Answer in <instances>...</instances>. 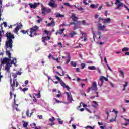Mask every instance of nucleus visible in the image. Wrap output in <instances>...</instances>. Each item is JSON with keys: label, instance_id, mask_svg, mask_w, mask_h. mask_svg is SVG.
Here are the masks:
<instances>
[{"label": "nucleus", "instance_id": "1", "mask_svg": "<svg viewBox=\"0 0 129 129\" xmlns=\"http://www.w3.org/2000/svg\"><path fill=\"white\" fill-rule=\"evenodd\" d=\"M12 59H10L7 57H4L1 61V66H4V65H6L5 67V69L6 71L9 73L10 72V68L12 67V65H14V66H17L16 61L17 58L16 57H12Z\"/></svg>", "mask_w": 129, "mask_h": 129}, {"label": "nucleus", "instance_id": "2", "mask_svg": "<svg viewBox=\"0 0 129 129\" xmlns=\"http://www.w3.org/2000/svg\"><path fill=\"white\" fill-rule=\"evenodd\" d=\"M5 37L7 38V41H6V47L7 48H10L12 49L13 48V40L15 39V36L14 34H12L10 32H8L6 35Z\"/></svg>", "mask_w": 129, "mask_h": 129}, {"label": "nucleus", "instance_id": "3", "mask_svg": "<svg viewBox=\"0 0 129 129\" xmlns=\"http://www.w3.org/2000/svg\"><path fill=\"white\" fill-rule=\"evenodd\" d=\"M39 30V27H38L37 25H35L32 28H31L29 29V36L31 37V38L34 37L33 35V33H34V36H37V33L36 32H38Z\"/></svg>", "mask_w": 129, "mask_h": 129}, {"label": "nucleus", "instance_id": "4", "mask_svg": "<svg viewBox=\"0 0 129 129\" xmlns=\"http://www.w3.org/2000/svg\"><path fill=\"white\" fill-rule=\"evenodd\" d=\"M10 86L12 87L11 89L12 91H15V87H18L19 86V83L18 81H17L16 79H14L13 80V83L12 84V78H11V76H10Z\"/></svg>", "mask_w": 129, "mask_h": 129}, {"label": "nucleus", "instance_id": "5", "mask_svg": "<svg viewBox=\"0 0 129 129\" xmlns=\"http://www.w3.org/2000/svg\"><path fill=\"white\" fill-rule=\"evenodd\" d=\"M90 90H94V91H97L98 90L96 82H94L92 83V86L88 88L87 93H89V92H90Z\"/></svg>", "mask_w": 129, "mask_h": 129}, {"label": "nucleus", "instance_id": "6", "mask_svg": "<svg viewBox=\"0 0 129 129\" xmlns=\"http://www.w3.org/2000/svg\"><path fill=\"white\" fill-rule=\"evenodd\" d=\"M115 5L117 6V7L115 8V10H119L120 7H123V3L120 2V0H116Z\"/></svg>", "mask_w": 129, "mask_h": 129}, {"label": "nucleus", "instance_id": "7", "mask_svg": "<svg viewBox=\"0 0 129 129\" xmlns=\"http://www.w3.org/2000/svg\"><path fill=\"white\" fill-rule=\"evenodd\" d=\"M40 3H34L33 4L32 3H29V6H30L31 9H36L37 7L38 6V5H39Z\"/></svg>", "mask_w": 129, "mask_h": 129}, {"label": "nucleus", "instance_id": "8", "mask_svg": "<svg viewBox=\"0 0 129 129\" xmlns=\"http://www.w3.org/2000/svg\"><path fill=\"white\" fill-rule=\"evenodd\" d=\"M66 93L68 96L67 99L68 101H69L70 102H72V101H73V99L72 98V95H71V93H68V92H66Z\"/></svg>", "mask_w": 129, "mask_h": 129}, {"label": "nucleus", "instance_id": "9", "mask_svg": "<svg viewBox=\"0 0 129 129\" xmlns=\"http://www.w3.org/2000/svg\"><path fill=\"white\" fill-rule=\"evenodd\" d=\"M80 25H81V21L76 22V24H74V26L73 27V30H77V29H79L78 26H80Z\"/></svg>", "mask_w": 129, "mask_h": 129}, {"label": "nucleus", "instance_id": "10", "mask_svg": "<svg viewBox=\"0 0 129 129\" xmlns=\"http://www.w3.org/2000/svg\"><path fill=\"white\" fill-rule=\"evenodd\" d=\"M71 18H72V20L74 21V22H79L78 21V17L76 16V14L74 13H72Z\"/></svg>", "mask_w": 129, "mask_h": 129}, {"label": "nucleus", "instance_id": "11", "mask_svg": "<svg viewBox=\"0 0 129 129\" xmlns=\"http://www.w3.org/2000/svg\"><path fill=\"white\" fill-rule=\"evenodd\" d=\"M32 111L30 113V115H29V113L30 112V110L28 109L26 111V114L27 115V116L28 117H31V116H32L33 113H34V111H36V109H33Z\"/></svg>", "mask_w": 129, "mask_h": 129}, {"label": "nucleus", "instance_id": "12", "mask_svg": "<svg viewBox=\"0 0 129 129\" xmlns=\"http://www.w3.org/2000/svg\"><path fill=\"white\" fill-rule=\"evenodd\" d=\"M60 84L61 86H63V87L64 88H67V90H69V89H70V88L69 87V86L67 85L66 84H65V83H64V82L60 81Z\"/></svg>", "mask_w": 129, "mask_h": 129}, {"label": "nucleus", "instance_id": "13", "mask_svg": "<svg viewBox=\"0 0 129 129\" xmlns=\"http://www.w3.org/2000/svg\"><path fill=\"white\" fill-rule=\"evenodd\" d=\"M48 6L51 7V8H56L57 7V5L55 4V2H49L48 3Z\"/></svg>", "mask_w": 129, "mask_h": 129}, {"label": "nucleus", "instance_id": "14", "mask_svg": "<svg viewBox=\"0 0 129 129\" xmlns=\"http://www.w3.org/2000/svg\"><path fill=\"white\" fill-rule=\"evenodd\" d=\"M103 80H104L103 76H102L100 78V81H101V82L98 83V86H100V87H101V86H102V85H103V82H104V81H103Z\"/></svg>", "mask_w": 129, "mask_h": 129}, {"label": "nucleus", "instance_id": "15", "mask_svg": "<svg viewBox=\"0 0 129 129\" xmlns=\"http://www.w3.org/2000/svg\"><path fill=\"white\" fill-rule=\"evenodd\" d=\"M111 22V19L110 18H108L107 19L104 18V21H103V24H109Z\"/></svg>", "mask_w": 129, "mask_h": 129}, {"label": "nucleus", "instance_id": "16", "mask_svg": "<svg viewBox=\"0 0 129 129\" xmlns=\"http://www.w3.org/2000/svg\"><path fill=\"white\" fill-rule=\"evenodd\" d=\"M104 29H105V25H101V24H99V26H98V30H101V31H104Z\"/></svg>", "mask_w": 129, "mask_h": 129}, {"label": "nucleus", "instance_id": "17", "mask_svg": "<svg viewBox=\"0 0 129 129\" xmlns=\"http://www.w3.org/2000/svg\"><path fill=\"white\" fill-rule=\"evenodd\" d=\"M6 55L8 56V59H13V57H12V54H11V52H10V50H7L6 51Z\"/></svg>", "mask_w": 129, "mask_h": 129}, {"label": "nucleus", "instance_id": "18", "mask_svg": "<svg viewBox=\"0 0 129 129\" xmlns=\"http://www.w3.org/2000/svg\"><path fill=\"white\" fill-rule=\"evenodd\" d=\"M21 29V26H17L14 30V32L15 33V34H18V32H19V30Z\"/></svg>", "mask_w": 129, "mask_h": 129}, {"label": "nucleus", "instance_id": "19", "mask_svg": "<svg viewBox=\"0 0 129 129\" xmlns=\"http://www.w3.org/2000/svg\"><path fill=\"white\" fill-rule=\"evenodd\" d=\"M3 8V0H0V18L2 17V13H3V10L2 11V9Z\"/></svg>", "mask_w": 129, "mask_h": 129}, {"label": "nucleus", "instance_id": "20", "mask_svg": "<svg viewBox=\"0 0 129 129\" xmlns=\"http://www.w3.org/2000/svg\"><path fill=\"white\" fill-rule=\"evenodd\" d=\"M29 95L30 97H31L33 99L34 102H37V99H36V97L34 95H33V94H29Z\"/></svg>", "mask_w": 129, "mask_h": 129}, {"label": "nucleus", "instance_id": "21", "mask_svg": "<svg viewBox=\"0 0 129 129\" xmlns=\"http://www.w3.org/2000/svg\"><path fill=\"white\" fill-rule=\"evenodd\" d=\"M43 10L44 11H45L46 13H47V14H49L51 13V12H52V9L50 8L47 9L46 8L43 7Z\"/></svg>", "mask_w": 129, "mask_h": 129}, {"label": "nucleus", "instance_id": "22", "mask_svg": "<svg viewBox=\"0 0 129 129\" xmlns=\"http://www.w3.org/2000/svg\"><path fill=\"white\" fill-rule=\"evenodd\" d=\"M20 32L21 33H22V34H27V35H29V34H30V29H28L27 31L22 30Z\"/></svg>", "mask_w": 129, "mask_h": 129}, {"label": "nucleus", "instance_id": "23", "mask_svg": "<svg viewBox=\"0 0 129 129\" xmlns=\"http://www.w3.org/2000/svg\"><path fill=\"white\" fill-rule=\"evenodd\" d=\"M81 24H82L83 26H89V24L86 23V21L84 20H82L81 22Z\"/></svg>", "mask_w": 129, "mask_h": 129}, {"label": "nucleus", "instance_id": "24", "mask_svg": "<svg viewBox=\"0 0 129 129\" xmlns=\"http://www.w3.org/2000/svg\"><path fill=\"white\" fill-rule=\"evenodd\" d=\"M76 32L73 31L72 33H69V36L70 38H73L75 35H76Z\"/></svg>", "mask_w": 129, "mask_h": 129}, {"label": "nucleus", "instance_id": "25", "mask_svg": "<svg viewBox=\"0 0 129 129\" xmlns=\"http://www.w3.org/2000/svg\"><path fill=\"white\" fill-rule=\"evenodd\" d=\"M98 6H99L98 4H97L96 5L94 4H91L90 5V7L91 8H93V9H97V8H98Z\"/></svg>", "mask_w": 129, "mask_h": 129}, {"label": "nucleus", "instance_id": "26", "mask_svg": "<svg viewBox=\"0 0 129 129\" xmlns=\"http://www.w3.org/2000/svg\"><path fill=\"white\" fill-rule=\"evenodd\" d=\"M88 69H89V70H96V68L95 67V66H89L88 67Z\"/></svg>", "mask_w": 129, "mask_h": 129}, {"label": "nucleus", "instance_id": "27", "mask_svg": "<svg viewBox=\"0 0 129 129\" xmlns=\"http://www.w3.org/2000/svg\"><path fill=\"white\" fill-rule=\"evenodd\" d=\"M68 59L66 61V64H68L69 62H70V60H71V57L69 53H68Z\"/></svg>", "mask_w": 129, "mask_h": 129}, {"label": "nucleus", "instance_id": "28", "mask_svg": "<svg viewBox=\"0 0 129 129\" xmlns=\"http://www.w3.org/2000/svg\"><path fill=\"white\" fill-rule=\"evenodd\" d=\"M53 24H55V22L53 19L51 21V23H49L47 24V27H50L53 25Z\"/></svg>", "mask_w": 129, "mask_h": 129}, {"label": "nucleus", "instance_id": "29", "mask_svg": "<svg viewBox=\"0 0 129 129\" xmlns=\"http://www.w3.org/2000/svg\"><path fill=\"white\" fill-rule=\"evenodd\" d=\"M56 17V18H64V16L60 13H57Z\"/></svg>", "mask_w": 129, "mask_h": 129}, {"label": "nucleus", "instance_id": "30", "mask_svg": "<svg viewBox=\"0 0 129 129\" xmlns=\"http://www.w3.org/2000/svg\"><path fill=\"white\" fill-rule=\"evenodd\" d=\"M57 73V74H58L59 75V76H64V75H65V71L62 70V74H60V73H59V72H56Z\"/></svg>", "mask_w": 129, "mask_h": 129}, {"label": "nucleus", "instance_id": "31", "mask_svg": "<svg viewBox=\"0 0 129 129\" xmlns=\"http://www.w3.org/2000/svg\"><path fill=\"white\" fill-rule=\"evenodd\" d=\"M122 52H127L129 51V48L128 47H124L122 49Z\"/></svg>", "mask_w": 129, "mask_h": 129}, {"label": "nucleus", "instance_id": "32", "mask_svg": "<svg viewBox=\"0 0 129 129\" xmlns=\"http://www.w3.org/2000/svg\"><path fill=\"white\" fill-rule=\"evenodd\" d=\"M63 5H64V6H67V7H69L70 8H72L73 7L72 5L69 4V3H67V2L64 3Z\"/></svg>", "mask_w": 129, "mask_h": 129}, {"label": "nucleus", "instance_id": "33", "mask_svg": "<svg viewBox=\"0 0 129 129\" xmlns=\"http://www.w3.org/2000/svg\"><path fill=\"white\" fill-rule=\"evenodd\" d=\"M92 34L93 35V39L94 41H95V38H96V35H95V32H94V31L93 30H92Z\"/></svg>", "mask_w": 129, "mask_h": 129}, {"label": "nucleus", "instance_id": "34", "mask_svg": "<svg viewBox=\"0 0 129 129\" xmlns=\"http://www.w3.org/2000/svg\"><path fill=\"white\" fill-rule=\"evenodd\" d=\"M71 64L72 66H73V67H76L77 63H76V62H74V61H71Z\"/></svg>", "mask_w": 129, "mask_h": 129}, {"label": "nucleus", "instance_id": "35", "mask_svg": "<svg viewBox=\"0 0 129 129\" xmlns=\"http://www.w3.org/2000/svg\"><path fill=\"white\" fill-rule=\"evenodd\" d=\"M47 40H48V38H47V37H43L42 38V42L43 43H45V41H46Z\"/></svg>", "mask_w": 129, "mask_h": 129}, {"label": "nucleus", "instance_id": "36", "mask_svg": "<svg viewBox=\"0 0 129 129\" xmlns=\"http://www.w3.org/2000/svg\"><path fill=\"white\" fill-rule=\"evenodd\" d=\"M36 96H37V98H41V91H39L38 94H35Z\"/></svg>", "mask_w": 129, "mask_h": 129}, {"label": "nucleus", "instance_id": "37", "mask_svg": "<svg viewBox=\"0 0 129 129\" xmlns=\"http://www.w3.org/2000/svg\"><path fill=\"white\" fill-rule=\"evenodd\" d=\"M49 121H50L51 122H54V121H55V118L52 117L51 118L49 119Z\"/></svg>", "mask_w": 129, "mask_h": 129}, {"label": "nucleus", "instance_id": "38", "mask_svg": "<svg viewBox=\"0 0 129 129\" xmlns=\"http://www.w3.org/2000/svg\"><path fill=\"white\" fill-rule=\"evenodd\" d=\"M53 100L55 101V103H61V101L58 100L56 98H53Z\"/></svg>", "mask_w": 129, "mask_h": 129}, {"label": "nucleus", "instance_id": "39", "mask_svg": "<svg viewBox=\"0 0 129 129\" xmlns=\"http://www.w3.org/2000/svg\"><path fill=\"white\" fill-rule=\"evenodd\" d=\"M45 12H46V11L45 10H44V7L43 6H42V14H43V15H44V16H45V15H46V13H45Z\"/></svg>", "mask_w": 129, "mask_h": 129}, {"label": "nucleus", "instance_id": "40", "mask_svg": "<svg viewBox=\"0 0 129 129\" xmlns=\"http://www.w3.org/2000/svg\"><path fill=\"white\" fill-rule=\"evenodd\" d=\"M64 29H60L59 30V32H58V34H59V35H62V34H63V32H64Z\"/></svg>", "mask_w": 129, "mask_h": 129}, {"label": "nucleus", "instance_id": "41", "mask_svg": "<svg viewBox=\"0 0 129 129\" xmlns=\"http://www.w3.org/2000/svg\"><path fill=\"white\" fill-rule=\"evenodd\" d=\"M58 93L57 95H56V97L58 98H60L61 97V95H62V94L61 93V92L60 91H58Z\"/></svg>", "mask_w": 129, "mask_h": 129}, {"label": "nucleus", "instance_id": "42", "mask_svg": "<svg viewBox=\"0 0 129 129\" xmlns=\"http://www.w3.org/2000/svg\"><path fill=\"white\" fill-rule=\"evenodd\" d=\"M120 73L121 74V76H122L123 78H124V72H123L122 71H120Z\"/></svg>", "mask_w": 129, "mask_h": 129}, {"label": "nucleus", "instance_id": "43", "mask_svg": "<svg viewBox=\"0 0 129 129\" xmlns=\"http://www.w3.org/2000/svg\"><path fill=\"white\" fill-rule=\"evenodd\" d=\"M28 122H24L23 124V127H27V126H28Z\"/></svg>", "mask_w": 129, "mask_h": 129}, {"label": "nucleus", "instance_id": "44", "mask_svg": "<svg viewBox=\"0 0 129 129\" xmlns=\"http://www.w3.org/2000/svg\"><path fill=\"white\" fill-rule=\"evenodd\" d=\"M58 121L59 124H63V121H61V118H58Z\"/></svg>", "mask_w": 129, "mask_h": 129}, {"label": "nucleus", "instance_id": "45", "mask_svg": "<svg viewBox=\"0 0 129 129\" xmlns=\"http://www.w3.org/2000/svg\"><path fill=\"white\" fill-rule=\"evenodd\" d=\"M55 79H56V80H58V81H60L61 80V78H60V77H58V76L55 75Z\"/></svg>", "mask_w": 129, "mask_h": 129}, {"label": "nucleus", "instance_id": "46", "mask_svg": "<svg viewBox=\"0 0 129 129\" xmlns=\"http://www.w3.org/2000/svg\"><path fill=\"white\" fill-rule=\"evenodd\" d=\"M115 119H116V117H115V119L112 118L109 120V122H113V121H116Z\"/></svg>", "mask_w": 129, "mask_h": 129}, {"label": "nucleus", "instance_id": "47", "mask_svg": "<svg viewBox=\"0 0 129 129\" xmlns=\"http://www.w3.org/2000/svg\"><path fill=\"white\" fill-rule=\"evenodd\" d=\"M82 102H81V103H80V105L78 106L77 107V110H79L80 109V107H81V106H82L81 105V104H82Z\"/></svg>", "mask_w": 129, "mask_h": 129}, {"label": "nucleus", "instance_id": "48", "mask_svg": "<svg viewBox=\"0 0 129 129\" xmlns=\"http://www.w3.org/2000/svg\"><path fill=\"white\" fill-rule=\"evenodd\" d=\"M87 1V0H83V4L85 6H87V5H88V3H87V2H86Z\"/></svg>", "mask_w": 129, "mask_h": 129}, {"label": "nucleus", "instance_id": "49", "mask_svg": "<svg viewBox=\"0 0 129 129\" xmlns=\"http://www.w3.org/2000/svg\"><path fill=\"white\" fill-rule=\"evenodd\" d=\"M81 66L82 67V69H84L85 68V63H81Z\"/></svg>", "mask_w": 129, "mask_h": 129}, {"label": "nucleus", "instance_id": "50", "mask_svg": "<svg viewBox=\"0 0 129 129\" xmlns=\"http://www.w3.org/2000/svg\"><path fill=\"white\" fill-rule=\"evenodd\" d=\"M42 21V18H40V19L37 20L36 22H37L38 24H40L41 23V21Z\"/></svg>", "mask_w": 129, "mask_h": 129}, {"label": "nucleus", "instance_id": "51", "mask_svg": "<svg viewBox=\"0 0 129 129\" xmlns=\"http://www.w3.org/2000/svg\"><path fill=\"white\" fill-rule=\"evenodd\" d=\"M74 120V117H72L71 118V120H70V121H69V123H71V122H72V121H73Z\"/></svg>", "mask_w": 129, "mask_h": 129}, {"label": "nucleus", "instance_id": "52", "mask_svg": "<svg viewBox=\"0 0 129 129\" xmlns=\"http://www.w3.org/2000/svg\"><path fill=\"white\" fill-rule=\"evenodd\" d=\"M28 83H29V80H27L25 81L24 84L25 85H28Z\"/></svg>", "mask_w": 129, "mask_h": 129}, {"label": "nucleus", "instance_id": "53", "mask_svg": "<svg viewBox=\"0 0 129 129\" xmlns=\"http://www.w3.org/2000/svg\"><path fill=\"white\" fill-rule=\"evenodd\" d=\"M37 117H38V118H39V119H43V115H38Z\"/></svg>", "mask_w": 129, "mask_h": 129}, {"label": "nucleus", "instance_id": "54", "mask_svg": "<svg viewBox=\"0 0 129 129\" xmlns=\"http://www.w3.org/2000/svg\"><path fill=\"white\" fill-rule=\"evenodd\" d=\"M99 17V15L95 14L94 18H95V19H98Z\"/></svg>", "mask_w": 129, "mask_h": 129}, {"label": "nucleus", "instance_id": "55", "mask_svg": "<svg viewBox=\"0 0 129 129\" xmlns=\"http://www.w3.org/2000/svg\"><path fill=\"white\" fill-rule=\"evenodd\" d=\"M17 73L13 74V76H14V78H17Z\"/></svg>", "mask_w": 129, "mask_h": 129}, {"label": "nucleus", "instance_id": "56", "mask_svg": "<svg viewBox=\"0 0 129 129\" xmlns=\"http://www.w3.org/2000/svg\"><path fill=\"white\" fill-rule=\"evenodd\" d=\"M3 25H4L5 28H7V27H8V25H7V22H3Z\"/></svg>", "mask_w": 129, "mask_h": 129}, {"label": "nucleus", "instance_id": "57", "mask_svg": "<svg viewBox=\"0 0 129 129\" xmlns=\"http://www.w3.org/2000/svg\"><path fill=\"white\" fill-rule=\"evenodd\" d=\"M93 103H94L95 105H96V106H98V104H97V102L95 101H93Z\"/></svg>", "mask_w": 129, "mask_h": 129}, {"label": "nucleus", "instance_id": "58", "mask_svg": "<svg viewBox=\"0 0 129 129\" xmlns=\"http://www.w3.org/2000/svg\"><path fill=\"white\" fill-rule=\"evenodd\" d=\"M28 88H24L23 89V92H25V91H27V90H28Z\"/></svg>", "mask_w": 129, "mask_h": 129}, {"label": "nucleus", "instance_id": "59", "mask_svg": "<svg viewBox=\"0 0 129 129\" xmlns=\"http://www.w3.org/2000/svg\"><path fill=\"white\" fill-rule=\"evenodd\" d=\"M108 14V12H107V10H105V13H104V15L106 16V17H107V14Z\"/></svg>", "mask_w": 129, "mask_h": 129}, {"label": "nucleus", "instance_id": "60", "mask_svg": "<svg viewBox=\"0 0 129 129\" xmlns=\"http://www.w3.org/2000/svg\"><path fill=\"white\" fill-rule=\"evenodd\" d=\"M14 104H16V94H14Z\"/></svg>", "mask_w": 129, "mask_h": 129}, {"label": "nucleus", "instance_id": "61", "mask_svg": "<svg viewBox=\"0 0 129 129\" xmlns=\"http://www.w3.org/2000/svg\"><path fill=\"white\" fill-rule=\"evenodd\" d=\"M103 78L104 80H105V81H108V79H107V78L103 76Z\"/></svg>", "mask_w": 129, "mask_h": 129}, {"label": "nucleus", "instance_id": "62", "mask_svg": "<svg viewBox=\"0 0 129 129\" xmlns=\"http://www.w3.org/2000/svg\"><path fill=\"white\" fill-rule=\"evenodd\" d=\"M16 74H17V75H22V73L20 72V71H18L16 72Z\"/></svg>", "mask_w": 129, "mask_h": 129}, {"label": "nucleus", "instance_id": "63", "mask_svg": "<svg viewBox=\"0 0 129 129\" xmlns=\"http://www.w3.org/2000/svg\"><path fill=\"white\" fill-rule=\"evenodd\" d=\"M127 84H128L127 82H125V84L123 85L124 87L126 88V86H127Z\"/></svg>", "mask_w": 129, "mask_h": 129}, {"label": "nucleus", "instance_id": "64", "mask_svg": "<svg viewBox=\"0 0 129 129\" xmlns=\"http://www.w3.org/2000/svg\"><path fill=\"white\" fill-rule=\"evenodd\" d=\"M104 61L106 63V65H107V64H108V63L107 62V60L106 59V58L104 57Z\"/></svg>", "mask_w": 129, "mask_h": 129}]
</instances>
